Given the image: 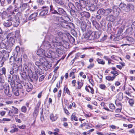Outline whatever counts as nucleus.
<instances>
[{
    "label": "nucleus",
    "mask_w": 135,
    "mask_h": 135,
    "mask_svg": "<svg viewBox=\"0 0 135 135\" xmlns=\"http://www.w3.org/2000/svg\"><path fill=\"white\" fill-rule=\"evenodd\" d=\"M100 32L93 31H90L87 32L84 35V37L88 40H92L98 38L100 37Z\"/></svg>",
    "instance_id": "1"
},
{
    "label": "nucleus",
    "mask_w": 135,
    "mask_h": 135,
    "mask_svg": "<svg viewBox=\"0 0 135 135\" xmlns=\"http://www.w3.org/2000/svg\"><path fill=\"white\" fill-rule=\"evenodd\" d=\"M49 8L48 7L45 6L42 7L41 9V11L39 13L40 16H43L47 15Z\"/></svg>",
    "instance_id": "7"
},
{
    "label": "nucleus",
    "mask_w": 135,
    "mask_h": 135,
    "mask_svg": "<svg viewBox=\"0 0 135 135\" xmlns=\"http://www.w3.org/2000/svg\"><path fill=\"white\" fill-rule=\"evenodd\" d=\"M62 18L63 21H62L61 25L62 27L66 28H70L73 26V24L71 22H68V21L69 18L68 17H65L66 20H65L64 18Z\"/></svg>",
    "instance_id": "5"
},
{
    "label": "nucleus",
    "mask_w": 135,
    "mask_h": 135,
    "mask_svg": "<svg viewBox=\"0 0 135 135\" xmlns=\"http://www.w3.org/2000/svg\"><path fill=\"white\" fill-rule=\"evenodd\" d=\"M100 23L102 28L104 30L106 27V23L105 20L103 19L100 22Z\"/></svg>",
    "instance_id": "24"
},
{
    "label": "nucleus",
    "mask_w": 135,
    "mask_h": 135,
    "mask_svg": "<svg viewBox=\"0 0 135 135\" xmlns=\"http://www.w3.org/2000/svg\"><path fill=\"white\" fill-rule=\"evenodd\" d=\"M6 41L5 39L3 40L2 38L0 36V48H5V41Z\"/></svg>",
    "instance_id": "20"
},
{
    "label": "nucleus",
    "mask_w": 135,
    "mask_h": 135,
    "mask_svg": "<svg viewBox=\"0 0 135 135\" xmlns=\"http://www.w3.org/2000/svg\"><path fill=\"white\" fill-rule=\"evenodd\" d=\"M27 5L26 3H23L21 4L20 7V8L21 11H23L27 7Z\"/></svg>",
    "instance_id": "34"
},
{
    "label": "nucleus",
    "mask_w": 135,
    "mask_h": 135,
    "mask_svg": "<svg viewBox=\"0 0 135 135\" xmlns=\"http://www.w3.org/2000/svg\"><path fill=\"white\" fill-rule=\"evenodd\" d=\"M68 6L71 9L73 10L75 9V4L74 5L71 2H69L68 3Z\"/></svg>",
    "instance_id": "46"
},
{
    "label": "nucleus",
    "mask_w": 135,
    "mask_h": 135,
    "mask_svg": "<svg viewBox=\"0 0 135 135\" xmlns=\"http://www.w3.org/2000/svg\"><path fill=\"white\" fill-rule=\"evenodd\" d=\"M63 51L60 50L59 49H57L56 50V52L58 54L61 55L62 54Z\"/></svg>",
    "instance_id": "62"
},
{
    "label": "nucleus",
    "mask_w": 135,
    "mask_h": 135,
    "mask_svg": "<svg viewBox=\"0 0 135 135\" xmlns=\"http://www.w3.org/2000/svg\"><path fill=\"white\" fill-rule=\"evenodd\" d=\"M129 103L131 106H132L134 104L133 99H130L129 101Z\"/></svg>",
    "instance_id": "64"
},
{
    "label": "nucleus",
    "mask_w": 135,
    "mask_h": 135,
    "mask_svg": "<svg viewBox=\"0 0 135 135\" xmlns=\"http://www.w3.org/2000/svg\"><path fill=\"white\" fill-rule=\"evenodd\" d=\"M123 31V29L122 28H120L118 31L117 34L118 35H120Z\"/></svg>",
    "instance_id": "58"
},
{
    "label": "nucleus",
    "mask_w": 135,
    "mask_h": 135,
    "mask_svg": "<svg viewBox=\"0 0 135 135\" xmlns=\"http://www.w3.org/2000/svg\"><path fill=\"white\" fill-rule=\"evenodd\" d=\"M76 115V114L75 113H73L71 116V119L73 121V119L75 121L78 120V117Z\"/></svg>",
    "instance_id": "41"
},
{
    "label": "nucleus",
    "mask_w": 135,
    "mask_h": 135,
    "mask_svg": "<svg viewBox=\"0 0 135 135\" xmlns=\"http://www.w3.org/2000/svg\"><path fill=\"white\" fill-rule=\"evenodd\" d=\"M112 8V10L113 13L117 16L118 15L121 11L120 8L117 6H114Z\"/></svg>",
    "instance_id": "11"
},
{
    "label": "nucleus",
    "mask_w": 135,
    "mask_h": 135,
    "mask_svg": "<svg viewBox=\"0 0 135 135\" xmlns=\"http://www.w3.org/2000/svg\"><path fill=\"white\" fill-rule=\"evenodd\" d=\"M34 68L35 70V72L36 73L40 75L43 73V70L41 69L40 68H37L36 66H35Z\"/></svg>",
    "instance_id": "21"
},
{
    "label": "nucleus",
    "mask_w": 135,
    "mask_h": 135,
    "mask_svg": "<svg viewBox=\"0 0 135 135\" xmlns=\"http://www.w3.org/2000/svg\"><path fill=\"white\" fill-rule=\"evenodd\" d=\"M9 16L7 17V20L4 21L3 23V25L5 27H9L12 25L11 22L9 20Z\"/></svg>",
    "instance_id": "17"
},
{
    "label": "nucleus",
    "mask_w": 135,
    "mask_h": 135,
    "mask_svg": "<svg viewBox=\"0 0 135 135\" xmlns=\"http://www.w3.org/2000/svg\"><path fill=\"white\" fill-rule=\"evenodd\" d=\"M86 25L85 22H83L81 23V28L82 31H84L85 30Z\"/></svg>",
    "instance_id": "40"
},
{
    "label": "nucleus",
    "mask_w": 135,
    "mask_h": 135,
    "mask_svg": "<svg viewBox=\"0 0 135 135\" xmlns=\"http://www.w3.org/2000/svg\"><path fill=\"white\" fill-rule=\"evenodd\" d=\"M50 119L52 121H55L57 119V117L56 115H54L53 114H51L50 115Z\"/></svg>",
    "instance_id": "43"
},
{
    "label": "nucleus",
    "mask_w": 135,
    "mask_h": 135,
    "mask_svg": "<svg viewBox=\"0 0 135 135\" xmlns=\"http://www.w3.org/2000/svg\"><path fill=\"white\" fill-rule=\"evenodd\" d=\"M77 12L75 9H71L70 11V13L71 15L73 16L75 15V13Z\"/></svg>",
    "instance_id": "54"
},
{
    "label": "nucleus",
    "mask_w": 135,
    "mask_h": 135,
    "mask_svg": "<svg viewBox=\"0 0 135 135\" xmlns=\"http://www.w3.org/2000/svg\"><path fill=\"white\" fill-rule=\"evenodd\" d=\"M12 107L14 109L13 111L9 110L8 113L9 114L10 116H12L14 114H17L18 113V109L17 108L13 106H12Z\"/></svg>",
    "instance_id": "23"
},
{
    "label": "nucleus",
    "mask_w": 135,
    "mask_h": 135,
    "mask_svg": "<svg viewBox=\"0 0 135 135\" xmlns=\"http://www.w3.org/2000/svg\"><path fill=\"white\" fill-rule=\"evenodd\" d=\"M16 88H17V89H18L19 90L20 89H22L23 88L22 84L21 83H18L17 84Z\"/></svg>",
    "instance_id": "50"
},
{
    "label": "nucleus",
    "mask_w": 135,
    "mask_h": 135,
    "mask_svg": "<svg viewBox=\"0 0 135 135\" xmlns=\"http://www.w3.org/2000/svg\"><path fill=\"white\" fill-rule=\"evenodd\" d=\"M9 82H10V85L11 86V87L13 89V88H16V86H15V81H8Z\"/></svg>",
    "instance_id": "53"
},
{
    "label": "nucleus",
    "mask_w": 135,
    "mask_h": 135,
    "mask_svg": "<svg viewBox=\"0 0 135 135\" xmlns=\"http://www.w3.org/2000/svg\"><path fill=\"white\" fill-rule=\"evenodd\" d=\"M38 15V12H35L31 14L28 17V20H31L37 17Z\"/></svg>",
    "instance_id": "30"
},
{
    "label": "nucleus",
    "mask_w": 135,
    "mask_h": 135,
    "mask_svg": "<svg viewBox=\"0 0 135 135\" xmlns=\"http://www.w3.org/2000/svg\"><path fill=\"white\" fill-rule=\"evenodd\" d=\"M105 9H99L97 12V13L99 15H105Z\"/></svg>",
    "instance_id": "36"
},
{
    "label": "nucleus",
    "mask_w": 135,
    "mask_h": 135,
    "mask_svg": "<svg viewBox=\"0 0 135 135\" xmlns=\"http://www.w3.org/2000/svg\"><path fill=\"white\" fill-rule=\"evenodd\" d=\"M98 63L103 65H104L105 64V62L102 59H98L97 60Z\"/></svg>",
    "instance_id": "51"
},
{
    "label": "nucleus",
    "mask_w": 135,
    "mask_h": 135,
    "mask_svg": "<svg viewBox=\"0 0 135 135\" xmlns=\"http://www.w3.org/2000/svg\"><path fill=\"white\" fill-rule=\"evenodd\" d=\"M106 18L107 20L112 22H114L115 20V17L112 15L108 16Z\"/></svg>",
    "instance_id": "22"
},
{
    "label": "nucleus",
    "mask_w": 135,
    "mask_h": 135,
    "mask_svg": "<svg viewBox=\"0 0 135 135\" xmlns=\"http://www.w3.org/2000/svg\"><path fill=\"white\" fill-rule=\"evenodd\" d=\"M112 27V24L111 22H109L107 25V30L109 31L111 30V27Z\"/></svg>",
    "instance_id": "52"
},
{
    "label": "nucleus",
    "mask_w": 135,
    "mask_h": 135,
    "mask_svg": "<svg viewBox=\"0 0 135 135\" xmlns=\"http://www.w3.org/2000/svg\"><path fill=\"white\" fill-rule=\"evenodd\" d=\"M112 12V9L110 8H108L105 9V15H108Z\"/></svg>",
    "instance_id": "42"
},
{
    "label": "nucleus",
    "mask_w": 135,
    "mask_h": 135,
    "mask_svg": "<svg viewBox=\"0 0 135 135\" xmlns=\"http://www.w3.org/2000/svg\"><path fill=\"white\" fill-rule=\"evenodd\" d=\"M19 90L17 89L16 88H13L12 89V92L16 96H18L19 95L20 93L19 91Z\"/></svg>",
    "instance_id": "32"
},
{
    "label": "nucleus",
    "mask_w": 135,
    "mask_h": 135,
    "mask_svg": "<svg viewBox=\"0 0 135 135\" xmlns=\"http://www.w3.org/2000/svg\"><path fill=\"white\" fill-rule=\"evenodd\" d=\"M119 7L120 8L121 11H124L128 12L130 10L133 9L134 8L132 4H127L122 3H120L119 5Z\"/></svg>",
    "instance_id": "3"
},
{
    "label": "nucleus",
    "mask_w": 135,
    "mask_h": 135,
    "mask_svg": "<svg viewBox=\"0 0 135 135\" xmlns=\"http://www.w3.org/2000/svg\"><path fill=\"white\" fill-rule=\"evenodd\" d=\"M66 38L67 40H69L70 42L72 44L74 43L75 41L74 38L70 35L66 36Z\"/></svg>",
    "instance_id": "26"
},
{
    "label": "nucleus",
    "mask_w": 135,
    "mask_h": 135,
    "mask_svg": "<svg viewBox=\"0 0 135 135\" xmlns=\"http://www.w3.org/2000/svg\"><path fill=\"white\" fill-rule=\"evenodd\" d=\"M50 11L51 13L52 14H57L58 13L57 11L55 9L52 5H51L50 6Z\"/></svg>",
    "instance_id": "27"
},
{
    "label": "nucleus",
    "mask_w": 135,
    "mask_h": 135,
    "mask_svg": "<svg viewBox=\"0 0 135 135\" xmlns=\"http://www.w3.org/2000/svg\"><path fill=\"white\" fill-rule=\"evenodd\" d=\"M30 78V80L31 82L37 81L38 79V76L37 73H35L32 75V77L29 76Z\"/></svg>",
    "instance_id": "18"
},
{
    "label": "nucleus",
    "mask_w": 135,
    "mask_h": 135,
    "mask_svg": "<svg viewBox=\"0 0 135 135\" xmlns=\"http://www.w3.org/2000/svg\"><path fill=\"white\" fill-rule=\"evenodd\" d=\"M64 91H65V92L66 93H67V94H68L69 95H70V92L69 90L68 89V88H67L65 86L64 88Z\"/></svg>",
    "instance_id": "56"
},
{
    "label": "nucleus",
    "mask_w": 135,
    "mask_h": 135,
    "mask_svg": "<svg viewBox=\"0 0 135 135\" xmlns=\"http://www.w3.org/2000/svg\"><path fill=\"white\" fill-rule=\"evenodd\" d=\"M109 108L112 110H114L115 108V107L114 105L112 103L109 104Z\"/></svg>",
    "instance_id": "57"
},
{
    "label": "nucleus",
    "mask_w": 135,
    "mask_h": 135,
    "mask_svg": "<svg viewBox=\"0 0 135 135\" xmlns=\"http://www.w3.org/2000/svg\"><path fill=\"white\" fill-rule=\"evenodd\" d=\"M23 71H24V74H21V76L22 77H25L26 76V73H27L28 75L30 74L31 75L32 74V71L30 69H29L28 67L26 65H25L23 68Z\"/></svg>",
    "instance_id": "6"
},
{
    "label": "nucleus",
    "mask_w": 135,
    "mask_h": 135,
    "mask_svg": "<svg viewBox=\"0 0 135 135\" xmlns=\"http://www.w3.org/2000/svg\"><path fill=\"white\" fill-rule=\"evenodd\" d=\"M99 87L102 89H105L107 88L106 86L104 84H101L99 85Z\"/></svg>",
    "instance_id": "60"
},
{
    "label": "nucleus",
    "mask_w": 135,
    "mask_h": 135,
    "mask_svg": "<svg viewBox=\"0 0 135 135\" xmlns=\"http://www.w3.org/2000/svg\"><path fill=\"white\" fill-rule=\"evenodd\" d=\"M117 98L119 100H122L123 98V93H119L117 95Z\"/></svg>",
    "instance_id": "37"
},
{
    "label": "nucleus",
    "mask_w": 135,
    "mask_h": 135,
    "mask_svg": "<svg viewBox=\"0 0 135 135\" xmlns=\"http://www.w3.org/2000/svg\"><path fill=\"white\" fill-rule=\"evenodd\" d=\"M14 37L15 38V39L16 40H18V41H20V36L19 32L18 31H17L16 32L15 35Z\"/></svg>",
    "instance_id": "38"
},
{
    "label": "nucleus",
    "mask_w": 135,
    "mask_h": 135,
    "mask_svg": "<svg viewBox=\"0 0 135 135\" xmlns=\"http://www.w3.org/2000/svg\"><path fill=\"white\" fill-rule=\"evenodd\" d=\"M80 14L81 17L84 19L89 18L90 16V13L88 12H83L80 13Z\"/></svg>",
    "instance_id": "16"
},
{
    "label": "nucleus",
    "mask_w": 135,
    "mask_h": 135,
    "mask_svg": "<svg viewBox=\"0 0 135 135\" xmlns=\"http://www.w3.org/2000/svg\"><path fill=\"white\" fill-rule=\"evenodd\" d=\"M40 103V102H38L36 106L35 109L33 113L34 114H35L36 115L38 114Z\"/></svg>",
    "instance_id": "29"
},
{
    "label": "nucleus",
    "mask_w": 135,
    "mask_h": 135,
    "mask_svg": "<svg viewBox=\"0 0 135 135\" xmlns=\"http://www.w3.org/2000/svg\"><path fill=\"white\" fill-rule=\"evenodd\" d=\"M85 6V5H82L81 3H79L76 2L75 3V9L77 12L81 11L84 8Z\"/></svg>",
    "instance_id": "10"
},
{
    "label": "nucleus",
    "mask_w": 135,
    "mask_h": 135,
    "mask_svg": "<svg viewBox=\"0 0 135 135\" xmlns=\"http://www.w3.org/2000/svg\"><path fill=\"white\" fill-rule=\"evenodd\" d=\"M65 39H64L62 40L61 43L60 44V45H62L63 46H65V48H67L68 46H69V43L68 40L66 38H65Z\"/></svg>",
    "instance_id": "19"
},
{
    "label": "nucleus",
    "mask_w": 135,
    "mask_h": 135,
    "mask_svg": "<svg viewBox=\"0 0 135 135\" xmlns=\"http://www.w3.org/2000/svg\"><path fill=\"white\" fill-rule=\"evenodd\" d=\"M115 78V76L111 77L110 76H107L105 78L108 81H112Z\"/></svg>",
    "instance_id": "47"
},
{
    "label": "nucleus",
    "mask_w": 135,
    "mask_h": 135,
    "mask_svg": "<svg viewBox=\"0 0 135 135\" xmlns=\"http://www.w3.org/2000/svg\"><path fill=\"white\" fill-rule=\"evenodd\" d=\"M57 15H60L61 14H62L65 15L66 13V12L64 11V9L62 8H57Z\"/></svg>",
    "instance_id": "28"
},
{
    "label": "nucleus",
    "mask_w": 135,
    "mask_h": 135,
    "mask_svg": "<svg viewBox=\"0 0 135 135\" xmlns=\"http://www.w3.org/2000/svg\"><path fill=\"white\" fill-rule=\"evenodd\" d=\"M11 77L10 75H8V81H18L19 80V78L18 76L16 74H13Z\"/></svg>",
    "instance_id": "12"
},
{
    "label": "nucleus",
    "mask_w": 135,
    "mask_h": 135,
    "mask_svg": "<svg viewBox=\"0 0 135 135\" xmlns=\"http://www.w3.org/2000/svg\"><path fill=\"white\" fill-rule=\"evenodd\" d=\"M7 3L8 4L12 3L13 4H15L16 0H6Z\"/></svg>",
    "instance_id": "55"
},
{
    "label": "nucleus",
    "mask_w": 135,
    "mask_h": 135,
    "mask_svg": "<svg viewBox=\"0 0 135 135\" xmlns=\"http://www.w3.org/2000/svg\"><path fill=\"white\" fill-rule=\"evenodd\" d=\"M126 33L128 35H131L133 33V28L129 27L127 29L126 31Z\"/></svg>",
    "instance_id": "35"
},
{
    "label": "nucleus",
    "mask_w": 135,
    "mask_h": 135,
    "mask_svg": "<svg viewBox=\"0 0 135 135\" xmlns=\"http://www.w3.org/2000/svg\"><path fill=\"white\" fill-rule=\"evenodd\" d=\"M37 2L41 5H42L45 3V2L43 0H37Z\"/></svg>",
    "instance_id": "59"
},
{
    "label": "nucleus",
    "mask_w": 135,
    "mask_h": 135,
    "mask_svg": "<svg viewBox=\"0 0 135 135\" xmlns=\"http://www.w3.org/2000/svg\"><path fill=\"white\" fill-rule=\"evenodd\" d=\"M6 40L5 41V48L11 50V48L14 46L15 42V39L13 37H11L9 39L8 41L7 39H5Z\"/></svg>",
    "instance_id": "4"
},
{
    "label": "nucleus",
    "mask_w": 135,
    "mask_h": 135,
    "mask_svg": "<svg viewBox=\"0 0 135 135\" xmlns=\"http://www.w3.org/2000/svg\"><path fill=\"white\" fill-rule=\"evenodd\" d=\"M62 40L59 37L56 36L53 38L52 42L53 43H56L57 45H60Z\"/></svg>",
    "instance_id": "14"
},
{
    "label": "nucleus",
    "mask_w": 135,
    "mask_h": 135,
    "mask_svg": "<svg viewBox=\"0 0 135 135\" xmlns=\"http://www.w3.org/2000/svg\"><path fill=\"white\" fill-rule=\"evenodd\" d=\"M124 38L125 40L128 41L129 42H133V39L131 37H126Z\"/></svg>",
    "instance_id": "49"
},
{
    "label": "nucleus",
    "mask_w": 135,
    "mask_h": 135,
    "mask_svg": "<svg viewBox=\"0 0 135 135\" xmlns=\"http://www.w3.org/2000/svg\"><path fill=\"white\" fill-rule=\"evenodd\" d=\"M3 89L4 91V93L6 95L9 97H11L12 96V93L9 91V85L7 84H5L3 86Z\"/></svg>",
    "instance_id": "9"
},
{
    "label": "nucleus",
    "mask_w": 135,
    "mask_h": 135,
    "mask_svg": "<svg viewBox=\"0 0 135 135\" xmlns=\"http://www.w3.org/2000/svg\"><path fill=\"white\" fill-rule=\"evenodd\" d=\"M9 20L11 21L13 26L16 27L19 24V18L16 15L15 16L13 15H9Z\"/></svg>",
    "instance_id": "2"
},
{
    "label": "nucleus",
    "mask_w": 135,
    "mask_h": 135,
    "mask_svg": "<svg viewBox=\"0 0 135 135\" xmlns=\"http://www.w3.org/2000/svg\"><path fill=\"white\" fill-rule=\"evenodd\" d=\"M0 13L1 15V16L2 19H4L8 17L6 12L4 11L2 13L0 12Z\"/></svg>",
    "instance_id": "44"
},
{
    "label": "nucleus",
    "mask_w": 135,
    "mask_h": 135,
    "mask_svg": "<svg viewBox=\"0 0 135 135\" xmlns=\"http://www.w3.org/2000/svg\"><path fill=\"white\" fill-rule=\"evenodd\" d=\"M27 109L26 107L25 106H22L21 108V110L22 112L26 113V112Z\"/></svg>",
    "instance_id": "61"
},
{
    "label": "nucleus",
    "mask_w": 135,
    "mask_h": 135,
    "mask_svg": "<svg viewBox=\"0 0 135 135\" xmlns=\"http://www.w3.org/2000/svg\"><path fill=\"white\" fill-rule=\"evenodd\" d=\"M13 7L11 5L9 7L7 8V10L8 12H10L11 13H12L13 12Z\"/></svg>",
    "instance_id": "48"
},
{
    "label": "nucleus",
    "mask_w": 135,
    "mask_h": 135,
    "mask_svg": "<svg viewBox=\"0 0 135 135\" xmlns=\"http://www.w3.org/2000/svg\"><path fill=\"white\" fill-rule=\"evenodd\" d=\"M42 60V59H40V61L41 62H39L38 61H36L35 63V65L37 66V68H40L41 66V64L42 63H47V62L45 61L44 62H42L41 60Z\"/></svg>",
    "instance_id": "39"
},
{
    "label": "nucleus",
    "mask_w": 135,
    "mask_h": 135,
    "mask_svg": "<svg viewBox=\"0 0 135 135\" xmlns=\"http://www.w3.org/2000/svg\"><path fill=\"white\" fill-rule=\"evenodd\" d=\"M93 18H94V17H92L91 19V20L92 22V24L97 29L99 30L100 28V26L98 23L93 20Z\"/></svg>",
    "instance_id": "15"
},
{
    "label": "nucleus",
    "mask_w": 135,
    "mask_h": 135,
    "mask_svg": "<svg viewBox=\"0 0 135 135\" xmlns=\"http://www.w3.org/2000/svg\"><path fill=\"white\" fill-rule=\"evenodd\" d=\"M58 37L60 38H61V39L62 40L64 39V37L66 38V36L67 35L65 34L64 33H63L62 32H59L57 33Z\"/></svg>",
    "instance_id": "31"
},
{
    "label": "nucleus",
    "mask_w": 135,
    "mask_h": 135,
    "mask_svg": "<svg viewBox=\"0 0 135 135\" xmlns=\"http://www.w3.org/2000/svg\"><path fill=\"white\" fill-rule=\"evenodd\" d=\"M55 3L59 5L62 6L64 5V3L62 0H54Z\"/></svg>",
    "instance_id": "33"
},
{
    "label": "nucleus",
    "mask_w": 135,
    "mask_h": 135,
    "mask_svg": "<svg viewBox=\"0 0 135 135\" xmlns=\"http://www.w3.org/2000/svg\"><path fill=\"white\" fill-rule=\"evenodd\" d=\"M19 66L15 63L13 64L12 69H10L9 73L11 75L13 74L14 71L15 73H16L18 72V70Z\"/></svg>",
    "instance_id": "13"
},
{
    "label": "nucleus",
    "mask_w": 135,
    "mask_h": 135,
    "mask_svg": "<svg viewBox=\"0 0 135 135\" xmlns=\"http://www.w3.org/2000/svg\"><path fill=\"white\" fill-rule=\"evenodd\" d=\"M32 88V86L31 84H30L29 85H27L26 90L28 92H30L31 91Z\"/></svg>",
    "instance_id": "45"
},
{
    "label": "nucleus",
    "mask_w": 135,
    "mask_h": 135,
    "mask_svg": "<svg viewBox=\"0 0 135 135\" xmlns=\"http://www.w3.org/2000/svg\"><path fill=\"white\" fill-rule=\"evenodd\" d=\"M1 6H4L6 5V3L5 0H0Z\"/></svg>",
    "instance_id": "63"
},
{
    "label": "nucleus",
    "mask_w": 135,
    "mask_h": 135,
    "mask_svg": "<svg viewBox=\"0 0 135 135\" xmlns=\"http://www.w3.org/2000/svg\"><path fill=\"white\" fill-rule=\"evenodd\" d=\"M87 9L88 10H90L91 11L93 12L95 10V6L93 4H91L86 7Z\"/></svg>",
    "instance_id": "25"
},
{
    "label": "nucleus",
    "mask_w": 135,
    "mask_h": 135,
    "mask_svg": "<svg viewBox=\"0 0 135 135\" xmlns=\"http://www.w3.org/2000/svg\"><path fill=\"white\" fill-rule=\"evenodd\" d=\"M37 54L40 57H48V55L45 51L42 49H39L37 52Z\"/></svg>",
    "instance_id": "8"
}]
</instances>
